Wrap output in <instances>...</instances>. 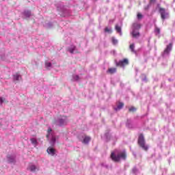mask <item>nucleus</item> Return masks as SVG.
Segmentation results:
<instances>
[{
  "instance_id": "nucleus-5",
  "label": "nucleus",
  "mask_w": 175,
  "mask_h": 175,
  "mask_svg": "<svg viewBox=\"0 0 175 175\" xmlns=\"http://www.w3.org/2000/svg\"><path fill=\"white\" fill-rule=\"evenodd\" d=\"M159 13L161 16L162 20H165L167 18V12H166V10H165V8H160Z\"/></svg>"
},
{
  "instance_id": "nucleus-15",
  "label": "nucleus",
  "mask_w": 175,
  "mask_h": 175,
  "mask_svg": "<svg viewBox=\"0 0 175 175\" xmlns=\"http://www.w3.org/2000/svg\"><path fill=\"white\" fill-rule=\"evenodd\" d=\"M75 50H76V46H71L70 48H69L68 49V51L71 53V54H73V53H75Z\"/></svg>"
},
{
  "instance_id": "nucleus-21",
  "label": "nucleus",
  "mask_w": 175,
  "mask_h": 175,
  "mask_svg": "<svg viewBox=\"0 0 175 175\" xmlns=\"http://www.w3.org/2000/svg\"><path fill=\"white\" fill-rule=\"evenodd\" d=\"M105 32H108V33H111V29L109 27H105Z\"/></svg>"
},
{
  "instance_id": "nucleus-20",
  "label": "nucleus",
  "mask_w": 175,
  "mask_h": 175,
  "mask_svg": "<svg viewBox=\"0 0 175 175\" xmlns=\"http://www.w3.org/2000/svg\"><path fill=\"white\" fill-rule=\"evenodd\" d=\"M65 124V120L64 119H60L59 120V125L61 126Z\"/></svg>"
},
{
  "instance_id": "nucleus-18",
  "label": "nucleus",
  "mask_w": 175,
  "mask_h": 175,
  "mask_svg": "<svg viewBox=\"0 0 175 175\" xmlns=\"http://www.w3.org/2000/svg\"><path fill=\"white\" fill-rule=\"evenodd\" d=\"M24 16H25V17H30L31 16V12L30 11H25L24 12Z\"/></svg>"
},
{
  "instance_id": "nucleus-25",
  "label": "nucleus",
  "mask_w": 175,
  "mask_h": 175,
  "mask_svg": "<svg viewBox=\"0 0 175 175\" xmlns=\"http://www.w3.org/2000/svg\"><path fill=\"white\" fill-rule=\"evenodd\" d=\"M0 102L1 103H3L4 102H6V100L5 98L0 97Z\"/></svg>"
},
{
  "instance_id": "nucleus-4",
  "label": "nucleus",
  "mask_w": 175,
  "mask_h": 175,
  "mask_svg": "<svg viewBox=\"0 0 175 175\" xmlns=\"http://www.w3.org/2000/svg\"><path fill=\"white\" fill-rule=\"evenodd\" d=\"M129 64L128 59H124L122 60L119 61L116 63V66H120V68H124V66H126Z\"/></svg>"
},
{
  "instance_id": "nucleus-2",
  "label": "nucleus",
  "mask_w": 175,
  "mask_h": 175,
  "mask_svg": "<svg viewBox=\"0 0 175 175\" xmlns=\"http://www.w3.org/2000/svg\"><path fill=\"white\" fill-rule=\"evenodd\" d=\"M138 146L142 148L144 151H148V146L146 144V140L144 139V135L139 134L137 141Z\"/></svg>"
},
{
  "instance_id": "nucleus-7",
  "label": "nucleus",
  "mask_w": 175,
  "mask_h": 175,
  "mask_svg": "<svg viewBox=\"0 0 175 175\" xmlns=\"http://www.w3.org/2000/svg\"><path fill=\"white\" fill-rule=\"evenodd\" d=\"M172 44L170 43L169 45L167 46L166 49L164 50V53L165 54H169V53H170L171 50H172Z\"/></svg>"
},
{
  "instance_id": "nucleus-30",
  "label": "nucleus",
  "mask_w": 175,
  "mask_h": 175,
  "mask_svg": "<svg viewBox=\"0 0 175 175\" xmlns=\"http://www.w3.org/2000/svg\"><path fill=\"white\" fill-rule=\"evenodd\" d=\"M49 134H47V135H46V137L49 138Z\"/></svg>"
},
{
  "instance_id": "nucleus-17",
  "label": "nucleus",
  "mask_w": 175,
  "mask_h": 175,
  "mask_svg": "<svg viewBox=\"0 0 175 175\" xmlns=\"http://www.w3.org/2000/svg\"><path fill=\"white\" fill-rule=\"evenodd\" d=\"M154 32L155 33H157V35H159L161 33V29L156 26L154 29Z\"/></svg>"
},
{
  "instance_id": "nucleus-28",
  "label": "nucleus",
  "mask_w": 175,
  "mask_h": 175,
  "mask_svg": "<svg viewBox=\"0 0 175 175\" xmlns=\"http://www.w3.org/2000/svg\"><path fill=\"white\" fill-rule=\"evenodd\" d=\"M53 130L51 129V128H49L48 129V133L49 134Z\"/></svg>"
},
{
  "instance_id": "nucleus-1",
  "label": "nucleus",
  "mask_w": 175,
  "mask_h": 175,
  "mask_svg": "<svg viewBox=\"0 0 175 175\" xmlns=\"http://www.w3.org/2000/svg\"><path fill=\"white\" fill-rule=\"evenodd\" d=\"M126 159V152L125 151L121 152L116 155L114 152H111V159L113 161V162H120V159Z\"/></svg>"
},
{
  "instance_id": "nucleus-23",
  "label": "nucleus",
  "mask_w": 175,
  "mask_h": 175,
  "mask_svg": "<svg viewBox=\"0 0 175 175\" xmlns=\"http://www.w3.org/2000/svg\"><path fill=\"white\" fill-rule=\"evenodd\" d=\"M111 40L113 44H117V43H118V41L116 39H115L114 37L111 38Z\"/></svg>"
},
{
  "instance_id": "nucleus-24",
  "label": "nucleus",
  "mask_w": 175,
  "mask_h": 175,
  "mask_svg": "<svg viewBox=\"0 0 175 175\" xmlns=\"http://www.w3.org/2000/svg\"><path fill=\"white\" fill-rule=\"evenodd\" d=\"M45 66H46V68H51V63H50V62H46V63L45 64Z\"/></svg>"
},
{
  "instance_id": "nucleus-8",
  "label": "nucleus",
  "mask_w": 175,
  "mask_h": 175,
  "mask_svg": "<svg viewBox=\"0 0 175 175\" xmlns=\"http://www.w3.org/2000/svg\"><path fill=\"white\" fill-rule=\"evenodd\" d=\"M117 72V68H110L107 70V73L109 75H114Z\"/></svg>"
},
{
  "instance_id": "nucleus-13",
  "label": "nucleus",
  "mask_w": 175,
  "mask_h": 175,
  "mask_svg": "<svg viewBox=\"0 0 175 175\" xmlns=\"http://www.w3.org/2000/svg\"><path fill=\"white\" fill-rule=\"evenodd\" d=\"M124 107V103H119V104L117 106V108L115 109V110H121Z\"/></svg>"
},
{
  "instance_id": "nucleus-6",
  "label": "nucleus",
  "mask_w": 175,
  "mask_h": 175,
  "mask_svg": "<svg viewBox=\"0 0 175 175\" xmlns=\"http://www.w3.org/2000/svg\"><path fill=\"white\" fill-rule=\"evenodd\" d=\"M48 154H49L50 155H51L52 157H54V155H55V149L53 148H48L46 150Z\"/></svg>"
},
{
  "instance_id": "nucleus-14",
  "label": "nucleus",
  "mask_w": 175,
  "mask_h": 175,
  "mask_svg": "<svg viewBox=\"0 0 175 175\" xmlns=\"http://www.w3.org/2000/svg\"><path fill=\"white\" fill-rule=\"evenodd\" d=\"M116 29L117 32L120 33V35H122V32L121 31V26H118V25H116Z\"/></svg>"
},
{
  "instance_id": "nucleus-29",
  "label": "nucleus",
  "mask_w": 175,
  "mask_h": 175,
  "mask_svg": "<svg viewBox=\"0 0 175 175\" xmlns=\"http://www.w3.org/2000/svg\"><path fill=\"white\" fill-rule=\"evenodd\" d=\"M156 0H150L151 3H155Z\"/></svg>"
},
{
  "instance_id": "nucleus-16",
  "label": "nucleus",
  "mask_w": 175,
  "mask_h": 175,
  "mask_svg": "<svg viewBox=\"0 0 175 175\" xmlns=\"http://www.w3.org/2000/svg\"><path fill=\"white\" fill-rule=\"evenodd\" d=\"M136 110H137V109H136V107H131L129 109V113H135V111H136Z\"/></svg>"
},
{
  "instance_id": "nucleus-10",
  "label": "nucleus",
  "mask_w": 175,
  "mask_h": 175,
  "mask_svg": "<svg viewBox=\"0 0 175 175\" xmlns=\"http://www.w3.org/2000/svg\"><path fill=\"white\" fill-rule=\"evenodd\" d=\"M129 49L131 53H134V54H136V51H135V44H130Z\"/></svg>"
},
{
  "instance_id": "nucleus-9",
  "label": "nucleus",
  "mask_w": 175,
  "mask_h": 175,
  "mask_svg": "<svg viewBox=\"0 0 175 175\" xmlns=\"http://www.w3.org/2000/svg\"><path fill=\"white\" fill-rule=\"evenodd\" d=\"M28 170H30V172H36V170H39V168L35 166V165H30L28 167Z\"/></svg>"
},
{
  "instance_id": "nucleus-11",
  "label": "nucleus",
  "mask_w": 175,
  "mask_h": 175,
  "mask_svg": "<svg viewBox=\"0 0 175 175\" xmlns=\"http://www.w3.org/2000/svg\"><path fill=\"white\" fill-rule=\"evenodd\" d=\"M90 140H91V137H90L89 136H85L83 139V143L85 144H88Z\"/></svg>"
},
{
  "instance_id": "nucleus-22",
  "label": "nucleus",
  "mask_w": 175,
  "mask_h": 175,
  "mask_svg": "<svg viewBox=\"0 0 175 175\" xmlns=\"http://www.w3.org/2000/svg\"><path fill=\"white\" fill-rule=\"evenodd\" d=\"M30 140L32 144H36L38 143V141H36V139L35 138H31Z\"/></svg>"
},
{
  "instance_id": "nucleus-26",
  "label": "nucleus",
  "mask_w": 175,
  "mask_h": 175,
  "mask_svg": "<svg viewBox=\"0 0 175 175\" xmlns=\"http://www.w3.org/2000/svg\"><path fill=\"white\" fill-rule=\"evenodd\" d=\"M51 143H53V144L55 143V137H52Z\"/></svg>"
},
{
  "instance_id": "nucleus-3",
  "label": "nucleus",
  "mask_w": 175,
  "mask_h": 175,
  "mask_svg": "<svg viewBox=\"0 0 175 175\" xmlns=\"http://www.w3.org/2000/svg\"><path fill=\"white\" fill-rule=\"evenodd\" d=\"M133 30L131 32V35L133 38H139L140 36V33H139V31H136L137 29H140L141 26H140V23H133Z\"/></svg>"
},
{
  "instance_id": "nucleus-27",
  "label": "nucleus",
  "mask_w": 175,
  "mask_h": 175,
  "mask_svg": "<svg viewBox=\"0 0 175 175\" xmlns=\"http://www.w3.org/2000/svg\"><path fill=\"white\" fill-rule=\"evenodd\" d=\"M79 75H75V76L74 77V79L76 80L77 81V80H79Z\"/></svg>"
},
{
  "instance_id": "nucleus-12",
  "label": "nucleus",
  "mask_w": 175,
  "mask_h": 175,
  "mask_svg": "<svg viewBox=\"0 0 175 175\" xmlns=\"http://www.w3.org/2000/svg\"><path fill=\"white\" fill-rule=\"evenodd\" d=\"M20 79H21V76L20 75V74L16 73L14 75V80L18 81V80H20Z\"/></svg>"
},
{
  "instance_id": "nucleus-19",
  "label": "nucleus",
  "mask_w": 175,
  "mask_h": 175,
  "mask_svg": "<svg viewBox=\"0 0 175 175\" xmlns=\"http://www.w3.org/2000/svg\"><path fill=\"white\" fill-rule=\"evenodd\" d=\"M137 18H138V20H142V18H143V14H142L140 12H138L137 14Z\"/></svg>"
}]
</instances>
